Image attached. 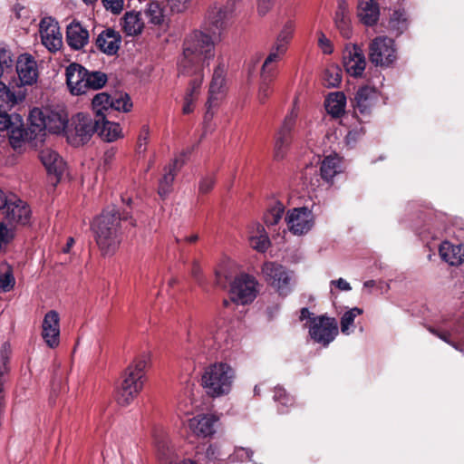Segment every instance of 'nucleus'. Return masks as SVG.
<instances>
[{
  "mask_svg": "<svg viewBox=\"0 0 464 464\" xmlns=\"http://www.w3.org/2000/svg\"><path fill=\"white\" fill-rule=\"evenodd\" d=\"M215 38L211 34L194 31L183 44V55L179 61V74L189 76L191 80L184 96L182 112L189 114L194 111V103L198 99L204 77V64L212 59Z\"/></svg>",
  "mask_w": 464,
  "mask_h": 464,
  "instance_id": "nucleus-1",
  "label": "nucleus"
},
{
  "mask_svg": "<svg viewBox=\"0 0 464 464\" xmlns=\"http://www.w3.org/2000/svg\"><path fill=\"white\" fill-rule=\"evenodd\" d=\"M130 220L131 227L136 221L127 210L121 211L115 205L105 208L92 222L95 241L103 256L112 255L121 242V222Z\"/></svg>",
  "mask_w": 464,
  "mask_h": 464,
  "instance_id": "nucleus-2",
  "label": "nucleus"
},
{
  "mask_svg": "<svg viewBox=\"0 0 464 464\" xmlns=\"http://www.w3.org/2000/svg\"><path fill=\"white\" fill-rule=\"evenodd\" d=\"M30 218L28 204L21 199L13 200L0 188V239L14 238L15 227L29 224Z\"/></svg>",
  "mask_w": 464,
  "mask_h": 464,
  "instance_id": "nucleus-3",
  "label": "nucleus"
},
{
  "mask_svg": "<svg viewBox=\"0 0 464 464\" xmlns=\"http://www.w3.org/2000/svg\"><path fill=\"white\" fill-rule=\"evenodd\" d=\"M149 362L150 355L142 353L125 370L116 391V401L119 405H130L140 392L145 382V369Z\"/></svg>",
  "mask_w": 464,
  "mask_h": 464,
  "instance_id": "nucleus-4",
  "label": "nucleus"
},
{
  "mask_svg": "<svg viewBox=\"0 0 464 464\" xmlns=\"http://www.w3.org/2000/svg\"><path fill=\"white\" fill-rule=\"evenodd\" d=\"M66 84L72 95L85 94L90 90H100L107 82V74L101 71H89L77 63L65 69Z\"/></svg>",
  "mask_w": 464,
  "mask_h": 464,
  "instance_id": "nucleus-5",
  "label": "nucleus"
},
{
  "mask_svg": "<svg viewBox=\"0 0 464 464\" xmlns=\"http://www.w3.org/2000/svg\"><path fill=\"white\" fill-rule=\"evenodd\" d=\"M235 379L234 369L226 362H214L205 368L202 386L210 396H220L230 392Z\"/></svg>",
  "mask_w": 464,
  "mask_h": 464,
  "instance_id": "nucleus-6",
  "label": "nucleus"
},
{
  "mask_svg": "<svg viewBox=\"0 0 464 464\" xmlns=\"http://www.w3.org/2000/svg\"><path fill=\"white\" fill-rule=\"evenodd\" d=\"M103 118L101 113L97 117L79 112L72 118L71 125L66 130V137L72 146L79 147L87 143L94 133L100 130L99 121Z\"/></svg>",
  "mask_w": 464,
  "mask_h": 464,
  "instance_id": "nucleus-7",
  "label": "nucleus"
},
{
  "mask_svg": "<svg viewBox=\"0 0 464 464\" xmlns=\"http://www.w3.org/2000/svg\"><path fill=\"white\" fill-rule=\"evenodd\" d=\"M370 62L375 66L390 67L397 60V49L393 39L377 36L369 44Z\"/></svg>",
  "mask_w": 464,
  "mask_h": 464,
  "instance_id": "nucleus-8",
  "label": "nucleus"
},
{
  "mask_svg": "<svg viewBox=\"0 0 464 464\" xmlns=\"http://www.w3.org/2000/svg\"><path fill=\"white\" fill-rule=\"evenodd\" d=\"M380 97L381 92L376 87L368 84L360 86L353 98L350 99L354 115L358 117V114H361L369 117L379 103Z\"/></svg>",
  "mask_w": 464,
  "mask_h": 464,
  "instance_id": "nucleus-9",
  "label": "nucleus"
},
{
  "mask_svg": "<svg viewBox=\"0 0 464 464\" xmlns=\"http://www.w3.org/2000/svg\"><path fill=\"white\" fill-rule=\"evenodd\" d=\"M262 273L267 284L276 289L282 296L291 292V276L287 269L275 262H266L262 266Z\"/></svg>",
  "mask_w": 464,
  "mask_h": 464,
  "instance_id": "nucleus-10",
  "label": "nucleus"
},
{
  "mask_svg": "<svg viewBox=\"0 0 464 464\" xmlns=\"http://www.w3.org/2000/svg\"><path fill=\"white\" fill-rule=\"evenodd\" d=\"M256 285L254 276L247 274L239 275L230 285L231 300L240 304L253 302L257 294Z\"/></svg>",
  "mask_w": 464,
  "mask_h": 464,
  "instance_id": "nucleus-11",
  "label": "nucleus"
},
{
  "mask_svg": "<svg viewBox=\"0 0 464 464\" xmlns=\"http://www.w3.org/2000/svg\"><path fill=\"white\" fill-rule=\"evenodd\" d=\"M309 334L314 342L327 346L338 334L337 322L334 318L327 315L313 317Z\"/></svg>",
  "mask_w": 464,
  "mask_h": 464,
  "instance_id": "nucleus-12",
  "label": "nucleus"
},
{
  "mask_svg": "<svg viewBox=\"0 0 464 464\" xmlns=\"http://www.w3.org/2000/svg\"><path fill=\"white\" fill-rule=\"evenodd\" d=\"M285 222L291 233L301 236L312 229L314 225V217L307 207L294 208L287 212Z\"/></svg>",
  "mask_w": 464,
  "mask_h": 464,
  "instance_id": "nucleus-13",
  "label": "nucleus"
},
{
  "mask_svg": "<svg viewBox=\"0 0 464 464\" xmlns=\"http://www.w3.org/2000/svg\"><path fill=\"white\" fill-rule=\"evenodd\" d=\"M442 325L443 328L429 326L427 329L443 342L459 350V343L453 341L452 337H461L464 335V312L462 315L443 319Z\"/></svg>",
  "mask_w": 464,
  "mask_h": 464,
  "instance_id": "nucleus-14",
  "label": "nucleus"
},
{
  "mask_svg": "<svg viewBox=\"0 0 464 464\" xmlns=\"http://www.w3.org/2000/svg\"><path fill=\"white\" fill-rule=\"evenodd\" d=\"M38 158L45 168L52 185L56 187L65 170L64 160L55 150L50 148L41 150Z\"/></svg>",
  "mask_w": 464,
  "mask_h": 464,
  "instance_id": "nucleus-15",
  "label": "nucleus"
},
{
  "mask_svg": "<svg viewBox=\"0 0 464 464\" xmlns=\"http://www.w3.org/2000/svg\"><path fill=\"white\" fill-rule=\"evenodd\" d=\"M42 44L51 52L55 53L63 46V36L57 21L48 16L44 17L39 24Z\"/></svg>",
  "mask_w": 464,
  "mask_h": 464,
  "instance_id": "nucleus-16",
  "label": "nucleus"
},
{
  "mask_svg": "<svg viewBox=\"0 0 464 464\" xmlns=\"http://www.w3.org/2000/svg\"><path fill=\"white\" fill-rule=\"evenodd\" d=\"M226 81L225 65L220 63L215 69L212 80L209 85V96L206 103L207 111L205 113V120L209 121L212 119L214 111L213 109L218 105V95L223 92L224 84Z\"/></svg>",
  "mask_w": 464,
  "mask_h": 464,
  "instance_id": "nucleus-17",
  "label": "nucleus"
},
{
  "mask_svg": "<svg viewBox=\"0 0 464 464\" xmlns=\"http://www.w3.org/2000/svg\"><path fill=\"white\" fill-rule=\"evenodd\" d=\"M15 69L21 85L31 86L37 82L38 64L32 54L27 53L20 54L16 60Z\"/></svg>",
  "mask_w": 464,
  "mask_h": 464,
  "instance_id": "nucleus-18",
  "label": "nucleus"
},
{
  "mask_svg": "<svg viewBox=\"0 0 464 464\" xmlns=\"http://www.w3.org/2000/svg\"><path fill=\"white\" fill-rule=\"evenodd\" d=\"M295 124V115L290 113L285 118V121L279 129L275 143V159L282 160L286 154L287 149L292 140V130Z\"/></svg>",
  "mask_w": 464,
  "mask_h": 464,
  "instance_id": "nucleus-19",
  "label": "nucleus"
},
{
  "mask_svg": "<svg viewBox=\"0 0 464 464\" xmlns=\"http://www.w3.org/2000/svg\"><path fill=\"white\" fill-rule=\"evenodd\" d=\"M42 337L50 348H55L60 343V316L51 310L44 317L42 324Z\"/></svg>",
  "mask_w": 464,
  "mask_h": 464,
  "instance_id": "nucleus-20",
  "label": "nucleus"
},
{
  "mask_svg": "<svg viewBox=\"0 0 464 464\" xmlns=\"http://www.w3.org/2000/svg\"><path fill=\"white\" fill-rule=\"evenodd\" d=\"M343 63L348 74L353 77L362 76L366 61L361 47L353 45L352 48H346L343 55Z\"/></svg>",
  "mask_w": 464,
  "mask_h": 464,
  "instance_id": "nucleus-21",
  "label": "nucleus"
},
{
  "mask_svg": "<svg viewBox=\"0 0 464 464\" xmlns=\"http://www.w3.org/2000/svg\"><path fill=\"white\" fill-rule=\"evenodd\" d=\"M29 125L23 130L21 137L24 140H41L45 135V112L39 108L31 110L28 117Z\"/></svg>",
  "mask_w": 464,
  "mask_h": 464,
  "instance_id": "nucleus-22",
  "label": "nucleus"
},
{
  "mask_svg": "<svg viewBox=\"0 0 464 464\" xmlns=\"http://www.w3.org/2000/svg\"><path fill=\"white\" fill-rule=\"evenodd\" d=\"M121 44V35L113 28H106L101 32L95 41L96 47L107 55L118 53Z\"/></svg>",
  "mask_w": 464,
  "mask_h": 464,
  "instance_id": "nucleus-23",
  "label": "nucleus"
},
{
  "mask_svg": "<svg viewBox=\"0 0 464 464\" xmlns=\"http://www.w3.org/2000/svg\"><path fill=\"white\" fill-rule=\"evenodd\" d=\"M89 32L80 22L73 20L66 27L65 41L72 50H81L89 44Z\"/></svg>",
  "mask_w": 464,
  "mask_h": 464,
  "instance_id": "nucleus-24",
  "label": "nucleus"
},
{
  "mask_svg": "<svg viewBox=\"0 0 464 464\" xmlns=\"http://www.w3.org/2000/svg\"><path fill=\"white\" fill-rule=\"evenodd\" d=\"M227 14V10L224 7H218L217 5L210 7L208 11L205 23L206 30L215 38L219 37L222 30L225 28Z\"/></svg>",
  "mask_w": 464,
  "mask_h": 464,
  "instance_id": "nucleus-25",
  "label": "nucleus"
},
{
  "mask_svg": "<svg viewBox=\"0 0 464 464\" xmlns=\"http://www.w3.org/2000/svg\"><path fill=\"white\" fill-rule=\"evenodd\" d=\"M190 153V150L183 151L179 158L175 159L173 163L169 165V169L160 179L159 183L158 193L161 198L166 197L171 189L177 169L181 167L185 162V158Z\"/></svg>",
  "mask_w": 464,
  "mask_h": 464,
  "instance_id": "nucleus-26",
  "label": "nucleus"
},
{
  "mask_svg": "<svg viewBox=\"0 0 464 464\" xmlns=\"http://www.w3.org/2000/svg\"><path fill=\"white\" fill-rule=\"evenodd\" d=\"M218 419L214 415H198L189 420V429L198 437H208L215 433Z\"/></svg>",
  "mask_w": 464,
  "mask_h": 464,
  "instance_id": "nucleus-27",
  "label": "nucleus"
},
{
  "mask_svg": "<svg viewBox=\"0 0 464 464\" xmlns=\"http://www.w3.org/2000/svg\"><path fill=\"white\" fill-rule=\"evenodd\" d=\"M358 17L363 24L373 26L380 17L379 4L374 0H361L358 5Z\"/></svg>",
  "mask_w": 464,
  "mask_h": 464,
  "instance_id": "nucleus-28",
  "label": "nucleus"
},
{
  "mask_svg": "<svg viewBox=\"0 0 464 464\" xmlns=\"http://www.w3.org/2000/svg\"><path fill=\"white\" fill-rule=\"evenodd\" d=\"M440 257L450 266H459L464 262V245H453L444 241L440 246Z\"/></svg>",
  "mask_w": 464,
  "mask_h": 464,
  "instance_id": "nucleus-29",
  "label": "nucleus"
},
{
  "mask_svg": "<svg viewBox=\"0 0 464 464\" xmlns=\"http://www.w3.org/2000/svg\"><path fill=\"white\" fill-rule=\"evenodd\" d=\"M220 329L213 333L210 329H204L199 335L201 353L208 357H213L216 352L220 349Z\"/></svg>",
  "mask_w": 464,
  "mask_h": 464,
  "instance_id": "nucleus-30",
  "label": "nucleus"
},
{
  "mask_svg": "<svg viewBox=\"0 0 464 464\" xmlns=\"http://www.w3.org/2000/svg\"><path fill=\"white\" fill-rule=\"evenodd\" d=\"M334 24L340 34L346 39L352 35L348 5L345 0H340L334 14Z\"/></svg>",
  "mask_w": 464,
  "mask_h": 464,
  "instance_id": "nucleus-31",
  "label": "nucleus"
},
{
  "mask_svg": "<svg viewBox=\"0 0 464 464\" xmlns=\"http://www.w3.org/2000/svg\"><path fill=\"white\" fill-rule=\"evenodd\" d=\"M409 27L408 14L403 8L393 10L390 16L387 29L395 37L401 35Z\"/></svg>",
  "mask_w": 464,
  "mask_h": 464,
  "instance_id": "nucleus-32",
  "label": "nucleus"
},
{
  "mask_svg": "<svg viewBox=\"0 0 464 464\" xmlns=\"http://www.w3.org/2000/svg\"><path fill=\"white\" fill-rule=\"evenodd\" d=\"M46 130L50 133L60 134L65 132L68 126V118L65 113L46 111L45 112Z\"/></svg>",
  "mask_w": 464,
  "mask_h": 464,
  "instance_id": "nucleus-33",
  "label": "nucleus"
},
{
  "mask_svg": "<svg viewBox=\"0 0 464 464\" xmlns=\"http://www.w3.org/2000/svg\"><path fill=\"white\" fill-rule=\"evenodd\" d=\"M144 22L140 12H127L122 18V29L127 35L134 36L141 34Z\"/></svg>",
  "mask_w": 464,
  "mask_h": 464,
  "instance_id": "nucleus-34",
  "label": "nucleus"
},
{
  "mask_svg": "<svg viewBox=\"0 0 464 464\" xmlns=\"http://www.w3.org/2000/svg\"><path fill=\"white\" fill-rule=\"evenodd\" d=\"M283 54L271 50L266 58L262 69L260 80L273 82L277 75V63L282 59Z\"/></svg>",
  "mask_w": 464,
  "mask_h": 464,
  "instance_id": "nucleus-35",
  "label": "nucleus"
},
{
  "mask_svg": "<svg viewBox=\"0 0 464 464\" xmlns=\"http://www.w3.org/2000/svg\"><path fill=\"white\" fill-rule=\"evenodd\" d=\"M346 96L343 92H331L325 99L327 112L334 118H339L344 113Z\"/></svg>",
  "mask_w": 464,
  "mask_h": 464,
  "instance_id": "nucleus-36",
  "label": "nucleus"
},
{
  "mask_svg": "<svg viewBox=\"0 0 464 464\" xmlns=\"http://www.w3.org/2000/svg\"><path fill=\"white\" fill-rule=\"evenodd\" d=\"M103 118L99 121L100 130L97 134L105 141L112 142L119 139L121 135V128L119 123H115L106 120L104 113H101Z\"/></svg>",
  "mask_w": 464,
  "mask_h": 464,
  "instance_id": "nucleus-37",
  "label": "nucleus"
},
{
  "mask_svg": "<svg viewBox=\"0 0 464 464\" xmlns=\"http://www.w3.org/2000/svg\"><path fill=\"white\" fill-rule=\"evenodd\" d=\"M339 164L340 159L336 154L329 155L324 159L318 169L323 181L326 183L333 182L334 177L338 173Z\"/></svg>",
  "mask_w": 464,
  "mask_h": 464,
  "instance_id": "nucleus-38",
  "label": "nucleus"
},
{
  "mask_svg": "<svg viewBox=\"0 0 464 464\" xmlns=\"http://www.w3.org/2000/svg\"><path fill=\"white\" fill-rule=\"evenodd\" d=\"M294 32V24L292 22H287L283 27L282 31L277 36L276 42L272 47L271 50H275V52H278L281 54H285L287 49V44L292 38Z\"/></svg>",
  "mask_w": 464,
  "mask_h": 464,
  "instance_id": "nucleus-39",
  "label": "nucleus"
},
{
  "mask_svg": "<svg viewBox=\"0 0 464 464\" xmlns=\"http://www.w3.org/2000/svg\"><path fill=\"white\" fill-rule=\"evenodd\" d=\"M303 184L307 188L314 190L321 186L320 172L315 166H306L302 172Z\"/></svg>",
  "mask_w": 464,
  "mask_h": 464,
  "instance_id": "nucleus-40",
  "label": "nucleus"
},
{
  "mask_svg": "<svg viewBox=\"0 0 464 464\" xmlns=\"http://www.w3.org/2000/svg\"><path fill=\"white\" fill-rule=\"evenodd\" d=\"M285 212V206L279 202H274L269 206L267 211L264 215V222L267 227L275 226L281 220Z\"/></svg>",
  "mask_w": 464,
  "mask_h": 464,
  "instance_id": "nucleus-41",
  "label": "nucleus"
},
{
  "mask_svg": "<svg viewBox=\"0 0 464 464\" xmlns=\"http://www.w3.org/2000/svg\"><path fill=\"white\" fill-rule=\"evenodd\" d=\"M22 98H17L10 89L0 81V111H6L17 104Z\"/></svg>",
  "mask_w": 464,
  "mask_h": 464,
  "instance_id": "nucleus-42",
  "label": "nucleus"
},
{
  "mask_svg": "<svg viewBox=\"0 0 464 464\" xmlns=\"http://www.w3.org/2000/svg\"><path fill=\"white\" fill-rule=\"evenodd\" d=\"M132 108V102L127 93H115L111 96L110 110L128 112Z\"/></svg>",
  "mask_w": 464,
  "mask_h": 464,
  "instance_id": "nucleus-43",
  "label": "nucleus"
},
{
  "mask_svg": "<svg viewBox=\"0 0 464 464\" xmlns=\"http://www.w3.org/2000/svg\"><path fill=\"white\" fill-rule=\"evenodd\" d=\"M342 69L337 65H331L324 72V85L328 88L337 87L342 82Z\"/></svg>",
  "mask_w": 464,
  "mask_h": 464,
  "instance_id": "nucleus-44",
  "label": "nucleus"
},
{
  "mask_svg": "<svg viewBox=\"0 0 464 464\" xmlns=\"http://www.w3.org/2000/svg\"><path fill=\"white\" fill-rule=\"evenodd\" d=\"M363 310L359 307H353L349 311L345 312L341 317V331L344 334H350V327L353 325L354 319L356 316L362 314Z\"/></svg>",
  "mask_w": 464,
  "mask_h": 464,
  "instance_id": "nucleus-45",
  "label": "nucleus"
},
{
  "mask_svg": "<svg viewBox=\"0 0 464 464\" xmlns=\"http://www.w3.org/2000/svg\"><path fill=\"white\" fill-rule=\"evenodd\" d=\"M145 15L149 18V22L157 25L163 22V12L160 3L152 1L147 5Z\"/></svg>",
  "mask_w": 464,
  "mask_h": 464,
  "instance_id": "nucleus-46",
  "label": "nucleus"
},
{
  "mask_svg": "<svg viewBox=\"0 0 464 464\" xmlns=\"http://www.w3.org/2000/svg\"><path fill=\"white\" fill-rule=\"evenodd\" d=\"M111 95L106 92L96 94L92 99V108L95 111V117L98 118V113H104V111L110 110Z\"/></svg>",
  "mask_w": 464,
  "mask_h": 464,
  "instance_id": "nucleus-47",
  "label": "nucleus"
},
{
  "mask_svg": "<svg viewBox=\"0 0 464 464\" xmlns=\"http://www.w3.org/2000/svg\"><path fill=\"white\" fill-rule=\"evenodd\" d=\"M274 399L282 406V408L278 409L279 412L282 414L287 412L286 408L292 406L294 403V399L288 395L283 388H276L274 392Z\"/></svg>",
  "mask_w": 464,
  "mask_h": 464,
  "instance_id": "nucleus-48",
  "label": "nucleus"
},
{
  "mask_svg": "<svg viewBox=\"0 0 464 464\" xmlns=\"http://www.w3.org/2000/svg\"><path fill=\"white\" fill-rule=\"evenodd\" d=\"M21 122V118L18 114L10 115L5 111L0 112V130H6L11 129L14 131V128L16 127L17 123Z\"/></svg>",
  "mask_w": 464,
  "mask_h": 464,
  "instance_id": "nucleus-49",
  "label": "nucleus"
},
{
  "mask_svg": "<svg viewBox=\"0 0 464 464\" xmlns=\"http://www.w3.org/2000/svg\"><path fill=\"white\" fill-rule=\"evenodd\" d=\"M15 285V279L11 267L0 274V292L6 293L11 291Z\"/></svg>",
  "mask_w": 464,
  "mask_h": 464,
  "instance_id": "nucleus-50",
  "label": "nucleus"
},
{
  "mask_svg": "<svg viewBox=\"0 0 464 464\" xmlns=\"http://www.w3.org/2000/svg\"><path fill=\"white\" fill-rule=\"evenodd\" d=\"M208 464H220L221 453L219 448L215 444H209L205 452Z\"/></svg>",
  "mask_w": 464,
  "mask_h": 464,
  "instance_id": "nucleus-51",
  "label": "nucleus"
},
{
  "mask_svg": "<svg viewBox=\"0 0 464 464\" xmlns=\"http://www.w3.org/2000/svg\"><path fill=\"white\" fill-rule=\"evenodd\" d=\"M272 83L270 82L260 80L257 99L261 104L266 103L273 92Z\"/></svg>",
  "mask_w": 464,
  "mask_h": 464,
  "instance_id": "nucleus-52",
  "label": "nucleus"
},
{
  "mask_svg": "<svg viewBox=\"0 0 464 464\" xmlns=\"http://www.w3.org/2000/svg\"><path fill=\"white\" fill-rule=\"evenodd\" d=\"M251 246L259 252H265L269 245L270 241L266 236L251 237Z\"/></svg>",
  "mask_w": 464,
  "mask_h": 464,
  "instance_id": "nucleus-53",
  "label": "nucleus"
},
{
  "mask_svg": "<svg viewBox=\"0 0 464 464\" xmlns=\"http://www.w3.org/2000/svg\"><path fill=\"white\" fill-rule=\"evenodd\" d=\"M12 60L10 53L5 49H0V78L6 69L11 68Z\"/></svg>",
  "mask_w": 464,
  "mask_h": 464,
  "instance_id": "nucleus-54",
  "label": "nucleus"
},
{
  "mask_svg": "<svg viewBox=\"0 0 464 464\" xmlns=\"http://www.w3.org/2000/svg\"><path fill=\"white\" fill-rule=\"evenodd\" d=\"M106 10H110L112 14H118L123 9V0H102Z\"/></svg>",
  "mask_w": 464,
  "mask_h": 464,
  "instance_id": "nucleus-55",
  "label": "nucleus"
},
{
  "mask_svg": "<svg viewBox=\"0 0 464 464\" xmlns=\"http://www.w3.org/2000/svg\"><path fill=\"white\" fill-rule=\"evenodd\" d=\"M216 182L213 175L204 177L199 182V192L202 194L208 193L214 187Z\"/></svg>",
  "mask_w": 464,
  "mask_h": 464,
  "instance_id": "nucleus-56",
  "label": "nucleus"
},
{
  "mask_svg": "<svg viewBox=\"0 0 464 464\" xmlns=\"http://www.w3.org/2000/svg\"><path fill=\"white\" fill-rule=\"evenodd\" d=\"M6 345V343H4L2 349L0 350V378H5V376L9 372V360L8 357L5 355Z\"/></svg>",
  "mask_w": 464,
  "mask_h": 464,
  "instance_id": "nucleus-57",
  "label": "nucleus"
},
{
  "mask_svg": "<svg viewBox=\"0 0 464 464\" xmlns=\"http://www.w3.org/2000/svg\"><path fill=\"white\" fill-rule=\"evenodd\" d=\"M364 134L363 127L354 128L348 131L345 140L348 145L354 144Z\"/></svg>",
  "mask_w": 464,
  "mask_h": 464,
  "instance_id": "nucleus-58",
  "label": "nucleus"
},
{
  "mask_svg": "<svg viewBox=\"0 0 464 464\" xmlns=\"http://www.w3.org/2000/svg\"><path fill=\"white\" fill-rule=\"evenodd\" d=\"M149 139V129L143 126L138 138L137 148L139 152L146 150V144Z\"/></svg>",
  "mask_w": 464,
  "mask_h": 464,
  "instance_id": "nucleus-59",
  "label": "nucleus"
},
{
  "mask_svg": "<svg viewBox=\"0 0 464 464\" xmlns=\"http://www.w3.org/2000/svg\"><path fill=\"white\" fill-rule=\"evenodd\" d=\"M167 2L173 12L180 13L186 9L188 0H167Z\"/></svg>",
  "mask_w": 464,
  "mask_h": 464,
  "instance_id": "nucleus-60",
  "label": "nucleus"
},
{
  "mask_svg": "<svg viewBox=\"0 0 464 464\" xmlns=\"http://www.w3.org/2000/svg\"><path fill=\"white\" fill-rule=\"evenodd\" d=\"M273 6V0H258L257 11L260 15H265Z\"/></svg>",
  "mask_w": 464,
  "mask_h": 464,
  "instance_id": "nucleus-61",
  "label": "nucleus"
},
{
  "mask_svg": "<svg viewBox=\"0 0 464 464\" xmlns=\"http://www.w3.org/2000/svg\"><path fill=\"white\" fill-rule=\"evenodd\" d=\"M318 43H319V45L322 47L323 52L324 53H327V54L332 53L333 47H332L331 42L329 39H327L325 37V35L324 34H321Z\"/></svg>",
  "mask_w": 464,
  "mask_h": 464,
  "instance_id": "nucleus-62",
  "label": "nucleus"
},
{
  "mask_svg": "<svg viewBox=\"0 0 464 464\" xmlns=\"http://www.w3.org/2000/svg\"><path fill=\"white\" fill-rule=\"evenodd\" d=\"M191 276L199 285H202L201 268L198 261L192 264Z\"/></svg>",
  "mask_w": 464,
  "mask_h": 464,
  "instance_id": "nucleus-63",
  "label": "nucleus"
},
{
  "mask_svg": "<svg viewBox=\"0 0 464 464\" xmlns=\"http://www.w3.org/2000/svg\"><path fill=\"white\" fill-rule=\"evenodd\" d=\"M332 285H335L336 287L342 291H349L352 289L350 284L343 278L331 282Z\"/></svg>",
  "mask_w": 464,
  "mask_h": 464,
  "instance_id": "nucleus-64",
  "label": "nucleus"
}]
</instances>
